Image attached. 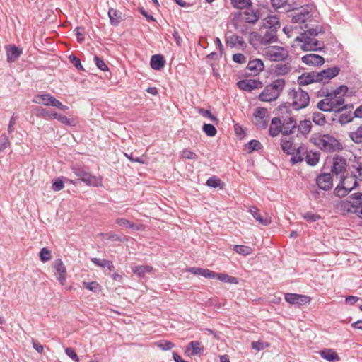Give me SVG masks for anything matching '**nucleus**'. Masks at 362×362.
<instances>
[{
  "mask_svg": "<svg viewBox=\"0 0 362 362\" xmlns=\"http://www.w3.org/2000/svg\"><path fill=\"white\" fill-rule=\"evenodd\" d=\"M292 22L294 23H305L306 21L305 20V17L303 16V14L300 13L298 11L294 13V15L292 16Z\"/></svg>",
  "mask_w": 362,
  "mask_h": 362,
  "instance_id": "obj_64",
  "label": "nucleus"
},
{
  "mask_svg": "<svg viewBox=\"0 0 362 362\" xmlns=\"http://www.w3.org/2000/svg\"><path fill=\"white\" fill-rule=\"evenodd\" d=\"M254 117L256 119L268 118V111L265 107H257L254 114Z\"/></svg>",
  "mask_w": 362,
  "mask_h": 362,
  "instance_id": "obj_46",
  "label": "nucleus"
},
{
  "mask_svg": "<svg viewBox=\"0 0 362 362\" xmlns=\"http://www.w3.org/2000/svg\"><path fill=\"white\" fill-rule=\"evenodd\" d=\"M75 35L76 36L77 41L78 42H83L84 41V31L81 27H77L74 30Z\"/></svg>",
  "mask_w": 362,
  "mask_h": 362,
  "instance_id": "obj_63",
  "label": "nucleus"
},
{
  "mask_svg": "<svg viewBox=\"0 0 362 362\" xmlns=\"http://www.w3.org/2000/svg\"><path fill=\"white\" fill-rule=\"evenodd\" d=\"M132 270L139 278H142L146 274L150 273L153 270V267L147 265H139L132 267Z\"/></svg>",
  "mask_w": 362,
  "mask_h": 362,
  "instance_id": "obj_28",
  "label": "nucleus"
},
{
  "mask_svg": "<svg viewBox=\"0 0 362 362\" xmlns=\"http://www.w3.org/2000/svg\"><path fill=\"white\" fill-rule=\"evenodd\" d=\"M349 136L354 143H362V124L358 127L356 131L351 132Z\"/></svg>",
  "mask_w": 362,
  "mask_h": 362,
  "instance_id": "obj_41",
  "label": "nucleus"
},
{
  "mask_svg": "<svg viewBox=\"0 0 362 362\" xmlns=\"http://www.w3.org/2000/svg\"><path fill=\"white\" fill-rule=\"evenodd\" d=\"M181 156L183 158H186V159H189V160H197L198 159V156L195 153H194L188 149H184L181 153Z\"/></svg>",
  "mask_w": 362,
  "mask_h": 362,
  "instance_id": "obj_55",
  "label": "nucleus"
},
{
  "mask_svg": "<svg viewBox=\"0 0 362 362\" xmlns=\"http://www.w3.org/2000/svg\"><path fill=\"white\" fill-rule=\"evenodd\" d=\"M233 250L243 256L249 255L252 252V249L250 247L240 245H234Z\"/></svg>",
  "mask_w": 362,
  "mask_h": 362,
  "instance_id": "obj_38",
  "label": "nucleus"
},
{
  "mask_svg": "<svg viewBox=\"0 0 362 362\" xmlns=\"http://www.w3.org/2000/svg\"><path fill=\"white\" fill-rule=\"evenodd\" d=\"M198 112L204 117L209 118L213 122L217 123L218 122V118L211 114V112L204 108H199Z\"/></svg>",
  "mask_w": 362,
  "mask_h": 362,
  "instance_id": "obj_48",
  "label": "nucleus"
},
{
  "mask_svg": "<svg viewBox=\"0 0 362 362\" xmlns=\"http://www.w3.org/2000/svg\"><path fill=\"white\" fill-rule=\"evenodd\" d=\"M302 62L310 66H321L325 63V59L320 55L308 54L302 57Z\"/></svg>",
  "mask_w": 362,
  "mask_h": 362,
  "instance_id": "obj_17",
  "label": "nucleus"
},
{
  "mask_svg": "<svg viewBox=\"0 0 362 362\" xmlns=\"http://www.w3.org/2000/svg\"><path fill=\"white\" fill-rule=\"evenodd\" d=\"M303 217L308 222L312 223L315 222L321 218V216L318 214H313L312 212H306L303 215Z\"/></svg>",
  "mask_w": 362,
  "mask_h": 362,
  "instance_id": "obj_53",
  "label": "nucleus"
},
{
  "mask_svg": "<svg viewBox=\"0 0 362 362\" xmlns=\"http://www.w3.org/2000/svg\"><path fill=\"white\" fill-rule=\"evenodd\" d=\"M348 213H354L362 218V205H337Z\"/></svg>",
  "mask_w": 362,
  "mask_h": 362,
  "instance_id": "obj_31",
  "label": "nucleus"
},
{
  "mask_svg": "<svg viewBox=\"0 0 362 362\" xmlns=\"http://www.w3.org/2000/svg\"><path fill=\"white\" fill-rule=\"evenodd\" d=\"M22 54V49L16 45H10V48L7 49V60L9 62H15Z\"/></svg>",
  "mask_w": 362,
  "mask_h": 362,
  "instance_id": "obj_25",
  "label": "nucleus"
},
{
  "mask_svg": "<svg viewBox=\"0 0 362 362\" xmlns=\"http://www.w3.org/2000/svg\"><path fill=\"white\" fill-rule=\"evenodd\" d=\"M320 153L319 152H306V156L305 160L308 165L310 166H315L317 164L320 160Z\"/></svg>",
  "mask_w": 362,
  "mask_h": 362,
  "instance_id": "obj_33",
  "label": "nucleus"
},
{
  "mask_svg": "<svg viewBox=\"0 0 362 362\" xmlns=\"http://www.w3.org/2000/svg\"><path fill=\"white\" fill-rule=\"evenodd\" d=\"M293 142L290 140H281V147L284 152L287 154H293V151L294 150L292 147Z\"/></svg>",
  "mask_w": 362,
  "mask_h": 362,
  "instance_id": "obj_43",
  "label": "nucleus"
},
{
  "mask_svg": "<svg viewBox=\"0 0 362 362\" xmlns=\"http://www.w3.org/2000/svg\"><path fill=\"white\" fill-rule=\"evenodd\" d=\"M72 171L83 182H85L86 179L89 176L90 174L86 167L83 166H73L71 168Z\"/></svg>",
  "mask_w": 362,
  "mask_h": 362,
  "instance_id": "obj_27",
  "label": "nucleus"
},
{
  "mask_svg": "<svg viewBox=\"0 0 362 362\" xmlns=\"http://www.w3.org/2000/svg\"><path fill=\"white\" fill-rule=\"evenodd\" d=\"M108 16L110 24L113 26H117L123 20L122 13L120 11L112 8H109Z\"/></svg>",
  "mask_w": 362,
  "mask_h": 362,
  "instance_id": "obj_20",
  "label": "nucleus"
},
{
  "mask_svg": "<svg viewBox=\"0 0 362 362\" xmlns=\"http://www.w3.org/2000/svg\"><path fill=\"white\" fill-rule=\"evenodd\" d=\"M55 275L61 285H64L66 279V269L61 259H56L53 263Z\"/></svg>",
  "mask_w": 362,
  "mask_h": 362,
  "instance_id": "obj_13",
  "label": "nucleus"
},
{
  "mask_svg": "<svg viewBox=\"0 0 362 362\" xmlns=\"http://www.w3.org/2000/svg\"><path fill=\"white\" fill-rule=\"evenodd\" d=\"M316 183L319 188L327 191L333 186V179L331 173H325L319 175L316 178Z\"/></svg>",
  "mask_w": 362,
  "mask_h": 362,
  "instance_id": "obj_12",
  "label": "nucleus"
},
{
  "mask_svg": "<svg viewBox=\"0 0 362 362\" xmlns=\"http://www.w3.org/2000/svg\"><path fill=\"white\" fill-rule=\"evenodd\" d=\"M94 61L95 62L97 67L99 69H100L102 71L108 70V67L103 59H101L99 57H98L97 55H95L94 57Z\"/></svg>",
  "mask_w": 362,
  "mask_h": 362,
  "instance_id": "obj_57",
  "label": "nucleus"
},
{
  "mask_svg": "<svg viewBox=\"0 0 362 362\" xmlns=\"http://www.w3.org/2000/svg\"><path fill=\"white\" fill-rule=\"evenodd\" d=\"M340 71L338 66H333L323 69L320 72L317 71V78L319 83H328L332 78L337 76Z\"/></svg>",
  "mask_w": 362,
  "mask_h": 362,
  "instance_id": "obj_7",
  "label": "nucleus"
},
{
  "mask_svg": "<svg viewBox=\"0 0 362 362\" xmlns=\"http://www.w3.org/2000/svg\"><path fill=\"white\" fill-rule=\"evenodd\" d=\"M312 128V123L310 119H305L300 122L298 126V131L303 135L310 133Z\"/></svg>",
  "mask_w": 362,
  "mask_h": 362,
  "instance_id": "obj_35",
  "label": "nucleus"
},
{
  "mask_svg": "<svg viewBox=\"0 0 362 362\" xmlns=\"http://www.w3.org/2000/svg\"><path fill=\"white\" fill-rule=\"evenodd\" d=\"M39 256H40V260L42 262H48L52 258L51 251L49 250H48L47 247H43L42 249H41V250L39 253Z\"/></svg>",
  "mask_w": 362,
  "mask_h": 362,
  "instance_id": "obj_47",
  "label": "nucleus"
},
{
  "mask_svg": "<svg viewBox=\"0 0 362 362\" xmlns=\"http://www.w3.org/2000/svg\"><path fill=\"white\" fill-rule=\"evenodd\" d=\"M285 85L286 81L283 78L274 81L272 83L265 86L259 95V100L263 102L276 100L284 90Z\"/></svg>",
  "mask_w": 362,
  "mask_h": 362,
  "instance_id": "obj_2",
  "label": "nucleus"
},
{
  "mask_svg": "<svg viewBox=\"0 0 362 362\" xmlns=\"http://www.w3.org/2000/svg\"><path fill=\"white\" fill-rule=\"evenodd\" d=\"M63 179L64 177H62L53 182L52 188L54 191L57 192L63 189L64 186Z\"/></svg>",
  "mask_w": 362,
  "mask_h": 362,
  "instance_id": "obj_60",
  "label": "nucleus"
},
{
  "mask_svg": "<svg viewBox=\"0 0 362 362\" xmlns=\"http://www.w3.org/2000/svg\"><path fill=\"white\" fill-rule=\"evenodd\" d=\"M275 74L278 76H284L291 71V66L288 64H279L275 66Z\"/></svg>",
  "mask_w": 362,
  "mask_h": 362,
  "instance_id": "obj_39",
  "label": "nucleus"
},
{
  "mask_svg": "<svg viewBox=\"0 0 362 362\" xmlns=\"http://www.w3.org/2000/svg\"><path fill=\"white\" fill-rule=\"evenodd\" d=\"M226 45H230L231 47H234L236 45H239L241 47H243L245 43L242 37L232 35L230 36H227L226 39Z\"/></svg>",
  "mask_w": 362,
  "mask_h": 362,
  "instance_id": "obj_32",
  "label": "nucleus"
},
{
  "mask_svg": "<svg viewBox=\"0 0 362 362\" xmlns=\"http://www.w3.org/2000/svg\"><path fill=\"white\" fill-rule=\"evenodd\" d=\"M100 235L103 237V240H110L112 241H122V240L118 235L112 232L107 233H100Z\"/></svg>",
  "mask_w": 362,
  "mask_h": 362,
  "instance_id": "obj_54",
  "label": "nucleus"
},
{
  "mask_svg": "<svg viewBox=\"0 0 362 362\" xmlns=\"http://www.w3.org/2000/svg\"><path fill=\"white\" fill-rule=\"evenodd\" d=\"M281 133L283 134L282 124L279 117H274L272 119L269 129V134L272 137H275Z\"/></svg>",
  "mask_w": 362,
  "mask_h": 362,
  "instance_id": "obj_19",
  "label": "nucleus"
},
{
  "mask_svg": "<svg viewBox=\"0 0 362 362\" xmlns=\"http://www.w3.org/2000/svg\"><path fill=\"white\" fill-rule=\"evenodd\" d=\"M249 211L253 218L262 226H267L272 223V217L269 214L257 209L252 206L249 209Z\"/></svg>",
  "mask_w": 362,
  "mask_h": 362,
  "instance_id": "obj_5",
  "label": "nucleus"
},
{
  "mask_svg": "<svg viewBox=\"0 0 362 362\" xmlns=\"http://www.w3.org/2000/svg\"><path fill=\"white\" fill-rule=\"evenodd\" d=\"M354 117H354V115L352 116L351 112H346V113L341 114L339 116V122L341 124H346L349 122H351Z\"/></svg>",
  "mask_w": 362,
  "mask_h": 362,
  "instance_id": "obj_51",
  "label": "nucleus"
},
{
  "mask_svg": "<svg viewBox=\"0 0 362 362\" xmlns=\"http://www.w3.org/2000/svg\"><path fill=\"white\" fill-rule=\"evenodd\" d=\"M83 286L85 288H86L90 291H93L94 293H98L101 291V286L96 281H91V282L83 281Z\"/></svg>",
  "mask_w": 362,
  "mask_h": 362,
  "instance_id": "obj_42",
  "label": "nucleus"
},
{
  "mask_svg": "<svg viewBox=\"0 0 362 362\" xmlns=\"http://www.w3.org/2000/svg\"><path fill=\"white\" fill-rule=\"evenodd\" d=\"M288 96L291 100V105L296 110L305 108L310 103L308 93L300 86H295L288 91Z\"/></svg>",
  "mask_w": 362,
  "mask_h": 362,
  "instance_id": "obj_3",
  "label": "nucleus"
},
{
  "mask_svg": "<svg viewBox=\"0 0 362 362\" xmlns=\"http://www.w3.org/2000/svg\"><path fill=\"white\" fill-rule=\"evenodd\" d=\"M321 356L328 361H339V357L335 351L331 349H325L320 351Z\"/></svg>",
  "mask_w": 362,
  "mask_h": 362,
  "instance_id": "obj_34",
  "label": "nucleus"
},
{
  "mask_svg": "<svg viewBox=\"0 0 362 362\" xmlns=\"http://www.w3.org/2000/svg\"><path fill=\"white\" fill-rule=\"evenodd\" d=\"M252 0H230L231 6L238 10L243 11L245 8H250L252 6Z\"/></svg>",
  "mask_w": 362,
  "mask_h": 362,
  "instance_id": "obj_29",
  "label": "nucleus"
},
{
  "mask_svg": "<svg viewBox=\"0 0 362 362\" xmlns=\"http://www.w3.org/2000/svg\"><path fill=\"white\" fill-rule=\"evenodd\" d=\"M69 59L70 62L72 63V64L78 70H84L81 63V60L78 57H76L75 55H70L69 57Z\"/></svg>",
  "mask_w": 362,
  "mask_h": 362,
  "instance_id": "obj_58",
  "label": "nucleus"
},
{
  "mask_svg": "<svg viewBox=\"0 0 362 362\" xmlns=\"http://www.w3.org/2000/svg\"><path fill=\"white\" fill-rule=\"evenodd\" d=\"M10 144L8 136L6 134H2L0 137V151L6 149Z\"/></svg>",
  "mask_w": 362,
  "mask_h": 362,
  "instance_id": "obj_61",
  "label": "nucleus"
},
{
  "mask_svg": "<svg viewBox=\"0 0 362 362\" xmlns=\"http://www.w3.org/2000/svg\"><path fill=\"white\" fill-rule=\"evenodd\" d=\"M165 60L164 57L161 54H154L151 57L150 61L151 67L156 71L160 70L164 67Z\"/></svg>",
  "mask_w": 362,
  "mask_h": 362,
  "instance_id": "obj_22",
  "label": "nucleus"
},
{
  "mask_svg": "<svg viewBox=\"0 0 362 362\" xmlns=\"http://www.w3.org/2000/svg\"><path fill=\"white\" fill-rule=\"evenodd\" d=\"M346 161L343 157L336 156L333 158L332 173L336 176L339 175L341 179V177H345L344 173L346 170Z\"/></svg>",
  "mask_w": 362,
  "mask_h": 362,
  "instance_id": "obj_8",
  "label": "nucleus"
},
{
  "mask_svg": "<svg viewBox=\"0 0 362 362\" xmlns=\"http://www.w3.org/2000/svg\"><path fill=\"white\" fill-rule=\"evenodd\" d=\"M312 119L317 125L322 126L326 123L325 115L319 112H315L313 113Z\"/></svg>",
  "mask_w": 362,
  "mask_h": 362,
  "instance_id": "obj_40",
  "label": "nucleus"
},
{
  "mask_svg": "<svg viewBox=\"0 0 362 362\" xmlns=\"http://www.w3.org/2000/svg\"><path fill=\"white\" fill-rule=\"evenodd\" d=\"M59 100L49 93L38 95L33 100L35 103H42L45 106H52L57 107L59 105Z\"/></svg>",
  "mask_w": 362,
  "mask_h": 362,
  "instance_id": "obj_15",
  "label": "nucleus"
},
{
  "mask_svg": "<svg viewBox=\"0 0 362 362\" xmlns=\"http://www.w3.org/2000/svg\"><path fill=\"white\" fill-rule=\"evenodd\" d=\"M221 184V180L216 176L209 177L206 181V185L210 187L216 188L219 187Z\"/></svg>",
  "mask_w": 362,
  "mask_h": 362,
  "instance_id": "obj_56",
  "label": "nucleus"
},
{
  "mask_svg": "<svg viewBox=\"0 0 362 362\" xmlns=\"http://www.w3.org/2000/svg\"><path fill=\"white\" fill-rule=\"evenodd\" d=\"M189 350H191V355H198L204 351V348L199 341H192L188 344L187 351Z\"/></svg>",
  "mask_w": 362,
  "mask_h": 362,
  "instance_id": "obj_30",
  "label": "nucleus"
},
{
  "mask_svg": "<svg viewBox=\"0 0 362 362\" xmlns=\"http://www.w3.org/2000/svg\"><path fill=\"white\" fill-rule=\"evenodd\" d=\"M66 354L75 362H79V358L75 352V350L72 348L65 349Z\"/></svg>",
  "mask_w": 362,
  "mask_h": 362,
  "instance_id": "obj_62",
  "label": "nucleus"
},
{
  "mask_svg": "<svg viewBox=\"0 0 362 362\" xmlns=\"http://www.w3.org/2000/svg\"><path fill=\"white\" fill-rule=\"evenodd\" d=\"M84 183L88 186L100 187L103 185L102 177H96L91 174L86 179Z\"/></svg>",
  "mask_w": 362,
  "mask_h": 362,
  "instance_id": "obj_36",
  "label": "nucleus"
},
{
  "mask_svg": "<svg viewBox=\"0 0 362 362\" xmlns=\"http://www.w3.org/2000/svg\"><path fill=\"white\" fill-rule=\"evenodd\" d=\"M277 30L276 29H268L262 37L257 33H252V34L256 38H258L261 45H267L278 40Z\"/></svg>",
  "mask_w": 362,
  "mask_h": 362,
  "instance_id": "obj_9",
  "label": "nucleus"
},
{
  "mask_svg": "<svg viewBox=\"0 0 362 362\" xmlns=\"http://www.w3.org/2000/svg\"><path fill=\"white\" fill-rule=\"evenodd\" d=\"M351 180L354 181V185H352L351 187H349L345 185V184H346V182H345V177H341L339 184L334 189V194L337 197H345L352 189L358 185L356 176L355 175L351 176Z\"/></svg>",
  "mask_w": 362,
  "mask_h": 362,
  "instance_id": "obj_6",
  "label": "nucleus"
},
{
  "mask_svg": "<svg viewBox=\"0 0 362 362\" xmlns=\"http://www.w3.org/2000/svg\"><path fill=\"white\" fill-rule=\"evenodd\" d=\"M202 130L208 136L211 137L214 136L217 133L216 127L211 124H204Z\"/></svg>",
  "mask_w": 362,
  "mask_h": 362,
  "instance_id": "obj_45",
  "label": "nucleus"
},
{
  "mask_svg": "<svg viewBox=\"0 0 362 362\" xmlns=\"http://www.w3.org/2000/svg\"><path fill=\"white\" fill-rule=\"evenodd\" d=\"M283 135L288 136L293 133V130L297 127V122L293 117H288L281 123Z\"/></svg>",
  "mask_w": 362,
  "mask_h": 362,
  "instance_id": "obj_18",
  "label": "nucleus"
},
{
  "mask_svg": "<svg viewBox=\"0 0 362 362\" xmlns=\"http://www.w3.org/2000/svg\"><path fill=\"white\" fill-rule=\"evenodd\" d=\"M345 103V100L344 96H337L334 99H333V105L334 107L335 112H341L344 110H346L348 109H352L353 105H343Z\"/></svg>",
  "mask_w": 362,
  "mask_h": 362,
  "instance_id": "obj_23",
  "label": "nucleus"
},
{
  "mask_svg": "<svg viewBox=\"0 0 362 362\" xmlns=\"http://www.w3.org/2000/svg\"><path fill=\"white\" fill-rule=\"evenodd\" d=\"M298 86H307L312 83L319 82L317 71L306 72L298 76L297 79Z\"/></svg>",
  "mask_w": 362,
  "mask_h": 362,
  "instance_id": "obj_16",
  "label": "nucleus"
},
{
  "mask_svg": "<svg viewBox=\"0 0 362 362\" xmlns=\"http://www.w3.org/2000/svg\"><path fill=\"white\" fill-rule=\"evenodd\" d=\"M244 15V21L247 23L255 24L260 18V11L252 5L250 8H245L243 13L239 12L238 15Z\"/></svg>",
  "mask_w": 362,
  "mask_h": 362,
  "instance_id": "obj_10",
  "label": "nucleus"
},
{
  "mask_svg": "<svg viewBox=\"0 0 362 362\" xmlns=\"http://www.w3.org/2000/svg\"><path fill=\"white\" fill-rule=\"evenodd\" d=\"M266 54L271 61L274 62L285 61L289 56L286 49L279 46L272 47L271 49L266 52Z\"/></svg>",
  "mask_w": 362,
  "mask_h": 362,
  "instance_id": "obj_4",
  "label": "nucleus"
},
{
  "mask_svg": "<svg viewBox=\"0 0 362 362\" xmlns=\"http://www.w3.org/2000/svg\"><path fill=\"white\" fill-rule=\"evenodd\" d=\"M348 87L345 85H341L335 90H332V98L334 99L337 96H344L348 92Z\"/></svg>",
  "mask_w": 362,
  "mask_h": 362,
  "instance_id": "obj_44",
  "label": "nucleus"
},
{
  "mask_svg": "<svg viewBox=\"0 0 362 362\" xmlns=\"http://www.w3.org/2000/svg\"><path fill=\"white\" fill-rule=\"evenodd\" d=\"M310 141L324 151L332 153L342 150L341 144L337 139L329 134H314L310 138Z\"/></svg>",
  "mask_w": 362,
  "mask_h": 362,
  "instance_id": "obj_1",
  "label": "nucleus"
},
{
  "mask_svg": "<svg viewBox=\"0 0 362 362\" xmlns=\"http://www.w3.org/2000/svg\"><path fill=\"white\" fill-rule=\"evenodd\" d=\"M317 107L323 112H332L334 111L333 105V98H325L320 100L317 104Z\"/></svg>",
  "mask_w": 362,
  "mask_h": 362,
  "instance_id": "obj_24",
  "label": "nucleus"
},
{
  "mask_svg": "<svg viewBox=\"0 0 362 362\" xmlns=\"http://www.w3.org/2000/svg\"><path fill=\"white\" fill-rule=\"evenodd\" d=\"M285 300L290 304L303 305L310 301V298L300 294L286 293L285 294Z\"/></svg>",
  "mask_w": 362,
  "mask_h": 362,
  "instance_id": "obj_14",
  "label": "nucleus"
},
{
  "mask_svg": "<svg viewBox=\"0 0 362 362\" xmlns=\"http://www.w3.org/2000/svg\"><path fill=\"white\" fill-rule=\"evenodd\" d=\"M264 65L263 62L259 59L250 60L247 66V69L251 71L252 74L257 75L264 70Z\"/></svg>",
  "mask_w": 362,
  "mask_h": 362,
  "instance_id": "obj_21",
  "label": "nucleus"
},
{
  "mask_svg": "<svg viewBox=\"0 0 362 362\" xmlns=\"http://www.w3.org/2000/svg\"><path fill=\"white\" fill-rule=\"evenodd\" d=\"M52 117H53V119H57L62 124H64L66 125L71 124L70 119L67 117H66L62 114L54 112V115H52Z\"/></svg>",
  "mask_w": 362,
  "mask_h": 362,
  "instance_id": "obj_59",
  "label": "nucleus"
},
{
  "mask_svg": "<svg viewBox=\"0 0 362 362\" xmlns=\"http://www.w3.org/2000/svg\"><path fill=\"white\" fill-rule=\"evenodd\" d=\"M247 146L250 152L260 150L263 147L262 144L258 140L256 139H252L250 141L247 143Z\"/></svg>",
  "mask_w": 362,
  "mask_h": 362,
  "instance_id": "obj_49",
  "label": "nucleus"
},
{
  "mask_svg": "<svg viewBox=\"0 0 362 362\" xmlns=\"http://www.w3.org/2000/svg\"><path fill=\"white\" fill-rule=\"evenodd\" d=\"M215 278H216L217 279H218L223 282L234 284H238V281L236 277L229 276L226 274L216 273V276H215Z\"/></svg>",
  "mask_w": 362,
  "mask_h": 362,
  "instance_id": "obj_37",
  "label": "nucleus"
},
{
  "mask_svg": "<svg viewBox=\"0 0 362 362\" xmlns=\"http://www.w3.org/2000/svg\"><path fill=\"white\" fill-rule=\"evenodd\" d=\"M116 223L118 225L124 226V227H126V228H133V229L139 230V227L138 226H136L134 224L130 223L129 221H128L127 219H125V218H117L116 220Z\"/></svg>",
  "mask_w": 362,
  "mask_h": 362,
  "instance_id": "obj_52",
  "label": "nucleus"
},
{
  "mask_svg": "<svg viewBox=\"0 0 362 362\" xmlns=\"http://www.w3.org/2000/svg\"><path fill=\"white\" fill-rule=\"evenodd\" d=\"M263 26L267 29L278 30L280 28L279 18L276 16H269L264 19Z\"/></svg>",
  "mask_w": 362,
  "mask_h": 362,
  "instance_id": "obj_26",
  "label": "nucleus"
},
{
  "mask_svg": "<svg viewBox=\"0 0 362 362\" xmlns=\"http://www.w3.org/2000/svg\"><path fill=\"white\" fill-rule=\"evenodd\" d=\"M306 29L305 33L310 36H317L319 33H323V28L320 25L316 26L315 28H309L308 24L305 25Z\"/></svg>",
  "mask_w": 362,
  "mask_h": 362,
  "instance_id": "obj_50",
  "label": "nucleus"
},
{
  "mask_svg": "<svg viewBox=\"0 0 362 362\" xmlns=\"http://www.w3.org/2000/svg\"><path fill=\"white\" fill-rule=\"evenodd\" d=\"M238 87L243 90L251 92L252 90L263 87V83L259 80L243 79L237 83Z\"/></svg>",
  "mask_w": 362,
  "mask_h": 362,
  "instance_id": "obj_11",
  "label": "nucleus"
}]
</instances>
